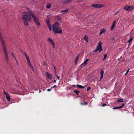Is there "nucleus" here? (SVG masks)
Here are the masks:
<instances>
[{"instance_id":"52","label":"nucleus","mask_w":134,"mask_h":134,"mask_svg":"<svg viewBox=\"0 0 134 134\" xmlns=\"http://www.w3.org/2000/svg\"><path fill=\"white\" fill-rule=\"evenodd\" d=\"M41 92V90H40V91H39V93H40V92Z\"/></svg>"},{"instance_id":"7","label":"nucleus","mask_w":134,"mask_h":134,"mask_svg":"<svg viewBox=\"0 0 134 134\" xmlns=\"http://www.w3.org/2000/svg\"><path fill=\"white\" fill-rule=\"evenodd\" d=\"M124 105H125L124 104V103H123L122 104V105L121 106L119 107H116L113 108V110H115V109H121V108H122L124 106Z\"/></svg>"},{"instance_id":"31","label":"nucleus","mask_w":134,"mask_h":134,"mask_svg":"<svg viewBox=\"0 0 134 134\" xmlns=\"http://www.w3.org/2000/svg\"><path fill=\"white\" fill-rule=\"evenodd\" d=\"M52 44V45L53 46V48H55V44L54 43V42L53 43L51 44Z\"/></svg>"},{"instance_id":"49","label":"nucleus","mask_w":134,"mask_h":134,"mask_svg":"<svg viewBox=\"0 0 134 134\" xmlns=\"http://www.w3.org/2000/svg\"><path fill=\"white\" fill-rule=\"evenodd\" d=\"M75 64H77V62H76V61H75Z\"/></svg>"},{"instance_id":"32","label":"nucleus","mask_w":134,"mask_h":134,"mask_svg":"<svg viewBox=\"0 0 134 134\" xmlns=\"http://www.w3.org/2000/svg\"><path fill=\"white\" fill-rule=\"evenodd\" d=\"M107 105V104L105 103H104L102 105V106L103 107H104Z\"/></svg>"},{"instance_id":"3","label":"nucleus","mask_w":134,"mask_h":134,"mask_svg":"<svg viewBox=\"0 0 134 134\" xmlns=\"http://www.w3.org/2000/svg\"><path fill=\"white\" fill-rule=\"evenodd\" d=\"M28 12L31 15L36 25L37 26H40L41 24L39 21V20L37 16L34 14L29 9Z\"/></svg>"},{"instance_id":"2","label":"nucleus","mask_w":134,"mask_h":134,"mask_svg":"<svg viewBox=\"0 0 134 134\" xmlns=\"http://www.w3.org/2000/svg\"><path fill=\"white\" fill-rule=\"evenodd\" d=\"M52 28L54 33L55 34H60L62 32V29L59 26V23L57 22H56L52 25Z\"/></svg>"},{"instance_id":"38","label":"nucleus","mask_w":134,"mask_h":134,"mask_svg":"<svg viewBox=\"0 0 134 134\" xmlns=\"http://www.w3.org/2000/svg\"><path fill=\"white\" fill-rule=\"evenodd\" d=\"M57 77L58 79V80H59V79L60 78V77L59 76H57Z\"/></svg>"},{"instance_id":"42","label":"nucleus","mask_w":134,"mask_h":134,"mask_svg":"<svg viewBox=\"0 0 134 134\" xmlns=\"http://www.w3.org/2000/svg\"><path fill=\"white\" fill-rule=\"evenodd\" d=\"M57 87V86L56 85H55L53 87V88H55L56 87Z\"/></svg>"},{"instance_id":"28","label":"nucleus","mask_w":134,"mask_h":134,"mask_svg":"<svg viewBox=\"0 0 134 134\" xmlns=\"http://www.w3.org/2000/svg\"><path fill=\"white\" fill-rule=\"evenodd\" d=\"M79 55H77V57H76V58L75 59V61L77 62V60L79 58Z\"/></svg>"},{"instance_id":"29","label":"nucleus","mask_w":134,"mask_h":134,"mask_svg":"<svg viewBox=\"0 0 134 134\" xmlns=\"http://www.w3.org/2000/svg\"><path fill=\"white\" fill-rule=\"evenodd\" d=\"M11 53H12V56H13V57L14 58V59L15 60H16V58L15 57V56L14 55V54L13 53V52H12Z\"/></svg>"},{"instance_id":"33","label":"nucleus","mask_w":134,"mask_h":134,"mask_svg":"<svg viewBox=\"0 0 134 134\" xmlns=\"http://www.w3.org/2000/svg\"><path fill=\"white\" fill-rule=\"evenodd\" d=\"M91 88V87H88L87 89V91H88L90 90Z\"/></svg>"},{"instance_id":"5","label":"nucleus","mask_w":134,"mask_h":134,"mask_svg":"<svg viewBox=\"0 0 134 134\" xmlns=\"http://www.w3.org/2000/svg\"><path fill=\"white\" fill-rule=\"evenodd\" d=\"M4 93L5 95L6 99L8 101H10V98L9 94L8 93L5 92L4 91Z\"/></svg>"},{"instance_id":"54","label":"nucleus","mask_w":134,"mask_h":134,"mask_svg":"<svg viewBox=\"0 0 134 134\" xmlns=\"http://www.w3.org/2000/svg\"><path fill=\"white\" fill-rule=\"evenodd\" d=\"M6 0L8 1L9 0Z\"/></svg>"},{"instance_id":"19","label":"nucleus","mask_w":134,"mask_h":134,"mask_svg":"<svg viewBox=\"0 0 134 134\" xmlns=\"http://www.w3.org/2000/svg\"><path fill=\"white\" fill-rule=\"evenodd\" d=\"M84 39L87 42L88 41V38L86 36H85L84 37Z\"/></svg>"},{"instance_id":"18","label":"nucleus","mask_w":134,"mask_h":134,"mask_svg":"<svg viewBox=\"0 0 134 134\" xmlns=\"http://www.w3.org/2000/svg\"><path fill=\"white\" fill-rule=\"evenodd\" d=\"M89 60V59H86V60L84 61V63L82 64V65H85L88 61Z\"/></svg>"},{"instance_id":"4","label":"nucleus","mask_w":134,"mask_h":134,"mask_svg":"<svg viewBox=\"0 0 134 134\" xmlns=\"http://www.w3.org/2000/svg\"><path fill=\"white\" fill-rule=\"evenodd\" d=\"M102 50V43L100 42H99L98 45L96 48V50L94 51V52H95L98 51V50L99 51V52H100Z\"/></svg>"},{"instance_id":"34","label":"nucleus","mask_w":134,"mask_h":134,"mask_svg":"<svg viewBox=\"0 0 134 134\" xmlns=\"http://www.w3.org/2000/svg\"><path fill=\"white\" fill-rule=\"evenodd\" d=\"M27 62L29 65H30V64H31V63L30 61V60L27 61Z\"/></svg>"},{"instance_id":"20","label":"nucleus","mask_w":134,"mask_h":134,"mask_svg":"<svg viewBox=\"0 0 134 134\" xmlns=\"http://www.w3.org/2000/svg\"><path fill=\"white\" fill-rule=\"evenodd\" d=\"M117 102H124V101L123 98H120L118 100Z\"/></svg>"},{"instance_id":"51","label":"nucleus","mask_w":134,"mask_h":134,"mask_svg":"<svg viewBox=\"0 0 134 134\" xmlns=\"http://www.w3.org/2000/svg\"><path fill=\"white\" fill-rule=\"evenodd\" d=\"M127 72H126V73L125 74V75H126L127 74Z\"/></svg>"},{"instance_id":"1","label":"nucleus","mask_w":134,"mask_h":134,"mask_svg":"<svg viewBox=\"0 0 134 134\" xmlns=\"http://www.w3.org/2000/svg\"><path fill=\"white\" fill-rule=\"evenodd\" d=\"M31 17L32 16L29 12L28 13L25 12L23 13L22 18L24 21V24L25 25H29L28 23L31 22L32 20Z\"/></svg>"},{"instance_id":"15","label":"nucleus","mask_w":134,"mask_h":134,"mask_svg":"<svg viewBox=\"0 0 134 134\" xmlns=\"http://www.w3.org/2000/svg\"><path fill=\"white\" fill-rule=\"evenodd\" d=\"M77 87L78 88H85V86H83L79 85H77Z\"/></svg>"},{"instance_id":"12","label":"nucleus","mask_w":134,"mask_h":134,"mask_svg":"<svg viewBox=\"0 0 134 134\" xmlns=\"http://www.w3.org/2000/svg\"><path fill=\"white\" fill-rule=\"evenodd\" d=\"M106 31V30L104 29H102L100 30L99 35H100L103 33L105 32Z\"/></svg>"},{"instance_id":"44","label":"nucleus","mask_w":134,"mask_h":134,"mask_svg":"<svg viewBox=\"0 0 134 134\" xmlns=\"http://www.w3.org/2000/svg\"><path fill=\"white\" fill-rule=\"evenodd\" d=\"M44 65H46V63H45V62H44Z\"/></svg>"},{"instance_id":"35","label":"nucleus","mask_w":134,"mask_h":134,"mask_svg":"<svg viewBox=\"0 0 134 134\" xmlns=\"http://www.w3.org/2000/svg\"><path fill=\"white\" fill-rule=\"evenodd\" d=\"M120 10H118V11H117L116 12L115 14H114V15H115L116 14H117V13H119V11Z\"/></svg>"},{"instance_id":"25","label":"nucleus","mask_w":134,"mask_h":134,"mask_svg":"<svg viewBox=\"0 0 134 134\" xmlns=\"http://www.w3.org/2000/svg\"><path fill=\"white\" fill-rule=\"evenodd\" d=\"M48 28L49 29V31H51V25H48Z\"/></svg>"},{"instance_id":"43","label":"nucleus","mask_w":134,"mask_h":134,"mask_svg":"<svg viewBox=\"0 0 134 134\" xmlns=\"http://www.w3.org/2000/svg\"><path fill=\"white\" fill-rule=\"evenodd\" d=\"M15 60L16 61V63H17V65H18V63L17 62V61L16 59V60Z\"/></svg>"},{"instance_id":"8","label":"nucleus","mask_w":134,"mask_h":134,"mask_svg":"<svg viewBox=\"0 0 134 134\" xmlns=\"http://www.w3.org/2000/svg\"><path fill=\"white\" fill-rule=\"evenodd\" d=\"M104 73V71L102 70H101L100 72V74L101 75V76L100 77V80L99 81H100L101 79L103 78V74Z\"/></svg>"},{"instance_id":"48","label":"nucleus","mask_w":134,"mask_h":134,"mask_svg":"<svg viewBox=\"0 0 134 134\" xmlns=\"http://www.w3.org/2000/svg\"><path fill=\"white\" fill-rule=\"evenodd\" d=\"M56 82V80H54V81H53V82L55 83Z\"/></svg>"},{"instance_id":"30","label":"nucleus","mask_w":134,"mask_h":134,"mask_svg":"<svg viewBox=\"0 0 134 134\" xmlns=\"http://www.w3.org/2000/svg\"><path fill=\"white\" fill-rule=\"evenodd\" d=\"M26 59L27 60V61L30 60L29 57L28 56H26Z\"/></svg>"},{"instance_id":"46","label":"nucleus","mask_w":134,"mask_h":134,"mask_svg":"<svg viewBox=\"0 0 134 134\" xmlns=\"http://www.w3.org/2000/svg\"><path fill=\"white\" fill-rule=\"evenodd\" d=\"M55 76H57V74H56V72H55Z\"/></svg>"},{"instance_id":"37","label":"nucleus","mask_w":134,"mask_h":134,"mask_svg":"<svg viewBox=\"0 0 134 134\" xmlns=\"http://www.w3.org/2000/svg\"><path fill=\"white\" fill-rule=\"evenodd\" d=\"M31 68L32 67H33V66L31 64H30L29 65Z\"/></svg>"},{"instance_id":"53","label":"nucleus","mask_w":134,"mask_h":134,"mask_svg":"<svg viewBox=\"0 0 134 134\" xmlns=\"http://www.w3.org/2000/svg\"><path fill=\"white\" fill-rule=\"evenodd\" d=\"M53 88V87H51V89H52V88Z\"/></svg>"},{"instance_id":"24","label":"nucleus","mask_w":134,"mask_h":134,"mask_svg":"<svg viewBox=\"0 0 134 134\" xmlns=\"http://www.w3.org/2000/svg\"><path fill=\"white\" fill-rule=\"evenodd\" d=\"M46 22L47 25H50V21L49 19H47L46 20Z\"/></svg>"},{"instance_id":"14","label":"nucleus","mask_w":134,"mask_h":134,"mask_svg":"<svg viewBox=\"0 0 134 134\" xmlns=\"http://www.w3.org/2000/svg\"><path fill=\"white\" fill-rule=\"evenodd\" d=\"M129 6H126L124 8V9L125 10H129Z\"/></svg>"},{"instance_id":"22","label":"nucleus","mask_w":134,"mask_h":134,"mask_svg":"<svg viewBox=\"0 0 134 134\" xmlns=\"http://www.w3.org/2000/svg\"><path fill=\"white\" fill-rule=\"evenodd\" d=\"M129 10L131 11L134 8V7L132 6H129Z\"/></svg>"},{"instance_id":"41","label":"nucleus","mask_w":134,"mask_h":134,"mask_svg":"<svg viewBox=\"0 0 134 134\" xmlns=\"http://www.w3.org/2000/svg\"><path fill=\"white\" fill-rule=\"evenodd\" d=\"M58 19L59 21H60L61 20V18H58Z\"/></svg>"},{"instance_id":"40","label":"nucleus","mask_w":134,"mask_h":134,"mask_svg":"<svg viewBox=\"0 0 134 134\" xmlns=\"http://www.w3.org/2000/svg\"><path fill=\"white\" fill-rule=\"evenodd\" d=\"M130 70V69H128L127 71H126V72L127 73H128V72Z\"/></svg>"},{"instance_id":"39","label":"nucleus","mask_w":134,"mask_h":134,"mask_svg":"<svg viewBox=\"0 0 134 134\" xmlns=\"http://www.w3.org/2000/svg\"><path fill=\"white\" fill-rule=\"evenodd\" d=\"M51 90V89H48L47 90V91H50Z\"/></svg>"},{"instance_id":"36","label":"nucleus","mask_w":134,"mask_h":134,"mask_svg":"<svg viewBox=\"0 0 134 134\" xmlns=\"http://www.w3.org/2000/svg\"><path fill=\"white\" fill-rule=\"evenodd\" d=\"M54 69L55 70V72H56V67L55 66H54Z\"/></svg>"},{"instance_id":"13","label":"nucleus","mask_w":134,"mask_h":134,"mask_svg":"<svg viewBox=\"0 0 134 134\" xmlns=\"http://www.w3.org/2000/svg\"><path fill=\"white\" fill-rule=\"evenodd\" d=\"M115 23H116L115 21H114V22L113 23V24L112 25V27H111V30H113V29L115 27Z\"/></svg>"},{"instance_id":"50","label":"nucleus","mask_w":134,"mask_h":134,"mask_svg":"<svg viewBox=\"0 0 134 134\" xmlns=\"http://www.w3.org/2000/svg\"><path fill=\"white\" fill-rule=\"evenodd\" d=\"M72 86L74 87H75V85H72Z\"/></svg>"},{"instance_id":"45","label":"nucleus","mask_w":134,"mask_h":134,"mask_svg":"<svg viewBox=\"0 0 134 134\" xmlns=\"http://www.w3.org/2000/svg\"><path fill=\"white\" fill-rule=\"evenodd\" d=\"M31 69H32V70L33 71H34V68L33 67H32V68Z\"/></svg>"},{"instance_id":"10","label":"nucleus","mask_w":134,"mask_h":134,"mask_svg":"<svg viewBox=\"0 0 134 134\" xmlns=\"http://www.w3.org/2000/svg\"><path fill=\"white\" fill-rule=\"evenodd\" d=\"M68 10L69 9H68L64 10H62L60 12L63 14H64L67 13L68 11Z\"/></svg>"},{"instance_id":"6","label":"nucleus","mask_w":134,"mask_h":134,"mask_svg":"<svg viewBox=\"0 0 134 134\" xmlns=\"http://www.w3.org/2000/svg\"><path fill=\"white\" fill-rule=\"evenodd\" d=\"M92 6L95 8H99L102 7V5L99 4H93L92 5Z\"/></svg>"},{"instance_id":"11","label":"nucleus","mask_w":134,"mask_h":134,"mask_svg":"<svg viewBox=\"0 0 134 134\" xmlns=\"http://www.w3.org/2000/svg\"><path fill=\"white\" fill-rule=\"evenodd\" d=\"M72 0H65L64 1H63L62 3L63 4H65L70 2Z\"/></svg>"},{"instance_id":"47","label":"nucleus","mask_w":134,"mask_h":134,"mask_svg":"<svg viewBox=\"0 0 134 134\" xmlns=\"http://www.w3.org/2000/svg\"><path fill=\"white\" fill-rule=\"evenodd\" d=\"M24 55H25V56L26 57V56H27L26 54V53H25V54H24Z\"/></svg>"},{"instance_id":"23","label":"nucleus","mask_w":134,"mask_h":134,"mask_svg":"<svg viewBox=\"0 0 134 134\" xmlns=\"http://www.w3.org/2000/svg\"><path fill=\"white\" fill-rule=\"evenodd\" d=\"M84 102H85V103H83L82 102H81L80 104L82 105H86L88 103L87 102H86L85 101H84Z\"/></svg>"},{"instance_id":"21","label":"nucleus","mask_w":134,"mask_h":134,"mask_svg":"<svg viewBox=\"0 0 134 134\" xmlns=\"http://www.w3.org/2000/svg\"><path fill=\"white\" fill-rule=\"evenodd\" d=\"M74 92L77 95H79V93H80V92L79 91L77 90H75L74 91Z\"/></svg>"},{"instance_id":"17","label":"nucleus","mask_w":134,"mask_h":134,"mask_svg":"<svg viewBox=\"0 0 134 134\" xmlns=\"http://www.w3.org/2000/svg\"><path fill=\"white\" fill-rule=\"evenodd\" d=\"M51 4L50 3H48L46 5V7L47 8L49 9L51 7Z\"/></svg>"},{"instance_id":"27","label":"nucleus","mask_w":134,"mask_h":134,"mask_svg":"<svg viewBox=\"0 0 134 134\" xmlns=\"http://www.w3.org/2000/svg\"><path fill=\"white\" fill-rule=\"evenodd\" d=\"M107 57V54H105L104 55V58L103 59V60H104V59H105Z\"/></svg>"},{"instance_id":"16","label":"nucleus","mask_w":134,"mask_h":134,"mask_svg":"<svg viewBox=\"0 0 134 134\" xmlns=\"http://www.w3.org/2000/svg\"><path fill=\"white\" fill-rule=\"evenodd\" d=\"M47 40L49 41L51 44L54 42L53 40L50 38H48L47 39Z\"/></svg>"},{"instance_id":"9","label":"nucleus","mask_w":134,"mask_h":134,"mask_svg":"<svg viewBox=\"0 0 134 134\" xmlns=\"http://www.w3.org/2000/svg\"><path fill=\"white\" fill-rule=\"evenodd\" d=\"M46 75L50 79H52V76L51 74H49L48 72L46 73Z\"/></svg>"},{"instance_id":"26","label":"nucleus","mask_w":134,"mask_h":134,"mask_svg":"<svg viewBox=\"0 0 134 134\" xmlns=\"http://www.w3.org/2000/svg\"><path fill=\"white\" fill-rule=\"evenodd\" d=\"M133 39L132 38H131L127 42H130Z\"/></svg>"}]
</instances>
